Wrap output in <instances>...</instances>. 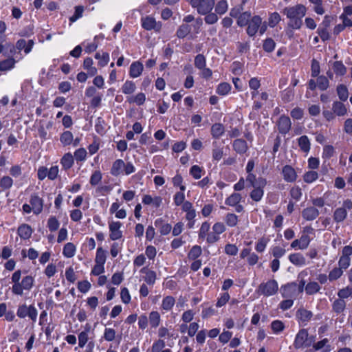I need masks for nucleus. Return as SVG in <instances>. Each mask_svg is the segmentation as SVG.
Listing matches in <instances>:
<instances>
[{
	"label": "nucleus",
	"mask_w": 352,
	"mask_h": 352,
	"mask_svg": "<svg viewBox=\"0 0 352 352\" xmlns=\"http://www.w3.org/2000/svg\"><path fill=\"white\" fill-rule=\"evenodd\" d=\"M307 9L302 4L285 8L282 12L289 19L288 25L293 29H300L302 25V19L306 14Z\"/></svg>",
	"instance_id": "1"
},
{
	"label": "nucleus",
	"mask_w": 352,
	"mask_h": 352,
	"mask_svg": "<svg viewBox=\"0 0 352 352\" xmlns=\"http://www.w3.org/2000/svg\"><path fill=\"white\" fill-rule=\"evenodd\" d=\"M278 291V283L274 280H270L266 283L260 284L257 292L265 296H270L275 294Z\"/></svg>",
	"instance_id": "2"
},
{
	"label": "nucleus",
	"mask_w": 352,
	"mask_h": 352,
	"mask_svg": "<svg viewBox=\"0 0 352 352\" xmlns=\"http://www.w3.org/2000/svg\"><path fill=\"white\" fill-rule=\"evenodd\" d=\"M308 336L309 334L306 329H300L296 336L294 343V347L299 349L310 346L312 340L309 339Z\"/></svg>",
	"instance_id": "3"
},
{
	"label": "nucleus",
	"mask_w": 352,
	"mask_h": 352,
	"mask_svg": "<svg viewBox=\"0 0 352 352\" xmlns=\"http://www.w3.org/2000/svg\"><path fill=\"white\" fill-rule=\"evenodd\" d=\"M267 184L265 179L259 177V180L257 182L256 186L253 187L254 190L250 192V197L255 201H259L263 196V188Z\"/></svg>",
	"instance_id": "4"
},
{
	"label": "nucleus",
	"mask_w": 352,
	"mask_h": 352,
	"mask_svg": "<svg viewBox=\"0 0 352 352\" xmlns=\"http://www.w3.org/2000/svg\"><path fill=\"white\" fill-rule=\"evenodd\" d=\"M261 24L262 19L259 16L255 15L252 16L248 24L247 34L250 36H254Z\"/></svg>",
	"instance_id": "5"
},
{
	"label": "nucleus",
	"mask_w": 352,
	"mask_h": 352,
	"mask_svg": "<svg viewBox=\"0 0 352 352\" xmlns=\"http://www.w3.org/2000/svg\"><path fill=\"white\" fill-rule=\"evenodd\" d=\"M281 293L284 298L296 297L299 294L298 285L296 283H289L281 287Z\"/></svg>",
	"instance_id": "6"
},
{
	"label": "nucleus",
	"mask_w": 352,
	"mask_h": 352,
	"mask_svg": "<svg viewBox=\"0 0 352 352\" xmlns=\"http://www.w3.org/2000/svg\"><path fill=\"white\" fill-rule=\"evenodd\" d=\"M278 131L282 134H286L291 129V120L288 116H281L277 123Z\"/></svg>",
	"instance_id": "7"
},
{
	"label": "nucleus",
	"mask_w": 352,
	"mask_h": 352,
	"mask_svg": "<svg viewBox=\"0 0 352 352\" xmlns=\"http://www.w3.org/2000/svg\"><path fill=\"white\" fill-rule=\"evenodd\" d=\"M122 223L119 221H113L109 224L110 235L111 240L115 241L120 239L122 236V233L120 230Z\"/></svg>",
	"instance_id": "8"
},
{
	"label": "nucleus",
	"mask_w": 352,
	"mask_h": 352,
	"mask_svg": "<svg viewBox=\"0 0 352 352\" xmlns=\"http://www.w3.org/2000/svg\"><path fill=\"white\" fill-rule=\"evenodd\" d=\"M142 26L146 30H155L156 31L160 30L161 27H157L155 19L153 17L149 16L142 19Z\"/></svg>",
	"instance_id": "9"
},
{
	"label": "nucleus",
	"mask_w": 352,
	"mask_h": 352,
	"mask_svg": "<svg viewBox=\"0 0 352 352\" xmlns=\"http://www.w3.org/2000/svg\"><path fill=\"white\" fill-rule=\"evenodd\" d=\"M282 173L283 175L284 179L287 182H293L296 179V173L291 166H285L283 168Z\"/></svg>",
	"instance_id": "10"
},
{
	"label": "nucleus",
	"mask_w": 352,
	"mask_h": 352,
	"mask_svg": "<svg viewBox=\"0 0 352 352\" xmlns=\"http://www.w3.org/2000/svg\"><path fill=\"white\" fill-rule=\"evenodd\" d=\"M30 204L34 214H38L41 212L43 206V201L41 198L35 195H32Z\"/></svg>",
	"instance_id": "11"
},
{
	"label": "nucleus",
	"mask_w": 352,
	"mask_h": 352,
	"mask_svg": "<svg viewBox=\"0 0 352 352\" xmlns=\"http://www.w3.org/2000/svg\"><path fill=\"white\" fill-rule=\"evenodd\" d=\"M319 215V211L314 207H308L302 211V217L307 221H313Z\"/></svg>",
	"instance_id": "12"
},
{
	"label": "nucleus",
	"mask_w": 352,
	"mask_h": 352,
	"mask_svg": "<svg viewBox=\"0 0 352 352\" xmlns=\"http://www.w3.org/2000/svg\"><path fill=\"white\" fill-rule=\"evenodd\" d=\"M214 5V0H201L197 12L201 14H206L212 10Z\"/></svg>",
	"instance_id": "13"
},
{
	"label": "nucleus",
	"mask_w": 352,
	"mask_h": 352,
	"mask_svg": "<svg viewBox=\"0 0 352 352\" xmlns=\"http://www.w3.org/2000/svg\"><path fill=\"white\" fill-rule=\"evenodd\" d=\"M34 285V278L31 276H25L21 282L20 283L19 285L21 286V293L20 294H15L16 295H23V290H30Z\"/></svg>",
	"instance_id": "14"
},
{
	"label": "nucleus",
	"mask_w": 352,
	"mask_h": 352,
	"mask_svg": "<svg viewBox=\"0 0 352 352\" xmlns=\"http://www.w3.org/2000/svg\"><path fill=\"white\" fill-rule=\"evenodd\" d=\"M143 65L139 62H133L130 66L129 75L131 78L140 76L143 71Z\"/></svg>",
	"instance_id": "15"
},
{
	"label": "nucleus",
	"mask_w": 352,
	"mask_h": 352,
	"mask_svg": "<svg viewBox=\"0 0 352 352\" xmlns=\"http://www.w3.org/2000/svg\"><path fill=\"white\" fill-rule=\"evenodd\" d=\"M21 272L20 270L16 271L12 276V281L14 283V285L12 287V291L14 294H20L21 293V286L20 279H21Z\"/></svg>",
	"instance_id": "16"
},
{
	"label": "nucleus",
	"mask_w": 352,
	"mask_h": 352,
	"mask_svg": "<svg viewBox=\"0 0 352 352\" xmlns=\"http://www.w3.org/2000/svg\"><path fill=\"white\" fill-rule=\"evenodd\" d=\"M233 148L239 153H244L248 150L247 142L243 139H236L233 142Z\"/></svg>",
	"instance_id": "17"
},
{
	"label": "nucleus",
	"mask_w": 352,
	"mask_h": 352,
	"mask_svg": "<svg viewBox=\"0 0 352 352\" xmlns=\"http://www.w3.org/2000/svg\"><path fill=\"white\" fill-rule=\"evenodd\" d=\"M32 233L31 227L28 224H22L18 228V234L21 239H29Z\"/></svg>",
	"instance_id": "18"
},
{
	"label": "nucleus",
	"mask_w": 352,
	"mask_h": 352,
	"mask_svg": "<svg viewBox=\"0 0 352 352\" xmlns=\"http://www.w3.org/2000/svg\"><path fill=\"white\" fill-rule=\"evenodd\" d=\"M291 263L295 265L302 266L306 264V259L302 254L300 253L292 254L289 256Z\"/></svg>",
	"instance_id": "19"
},
{
	"label": "nucleus",
	"mask_w": 352,
	"mask_h": 352,
	"mask_svg": "<svg viewBox=\"0 0 352 352\" xmlns=\"http://www.w3.org/2000/svg\"><path fill=\"white\" fill-rule=\"evenodd\" d=\"M332 110H333V113L338 116H343L347 112V109H346L345 105L339 101H336V102H333V107H332Z\"/></svg>",
	"instance_id": "20"
},
{
	"label": "nucleus",
	"mask_w": 352,
	"mask_h": 352,
	"mask_svg": "<svg viewBox=\"0 0 352 352\" xmlns=\"http://www.w3.org/2000/svg\"><path fill=\"white\" fill-rule=\"evenodd\" d=\"M251 18L252 14L250 12H243L241 14H240V15L236 18L237 25L239 27H244L245 25H248Z\"/></svg>",
	"instance_id": "21"
},
{
	"label": "nucleus",
	"mask_w": 352,
	"mask_h": 352,
	"mask_svg": "<svg viewBox=\"0 0 352 352\" xmlns=\"http://www.w3.org/2000/svg\"><path fill=\"white\" fill-rule=\"evenodd\" d=\"M225 131L224 126L222 124L215 123L211 127V134L214 138H219Z\"/></svg>",
	"instance_id": "22"
},
{
	"label": "nucleus",
	"mask_w": 352,
	"mask_h": 352,
	"mask_svg": "<svg viewBox=\"0 0 352 352\" xmlns=\"http://www.w3.org/2000/svg\"><path fill=\"white\" fill-rule=\"evenodd\" d=\"M346 210L344 206L338 208L334 212L333 219L337 223H340L346 219Z\"/></svg>",
	"instance_id": "23"
},
{
	"label": "nucleus",
	"mask_w": 352,
	"mask_h": 352,
	"mask_svg": "<svg viewBox=\"0 0 352 352\" xmlns=\"http://www.w3.org/2000/svg\"><path fill=\"white\" fill-rule=\"evenodd\" d=\"M155 225L156 227L160 228V232L162 235L168 234L172 229L170 224L169 223H164L162 219H157L155 222Z\"/></svg>",
	"instance_id": "24"
},
{
	"label": "nucleus",
	"mask_w": 352,
	"mask_h": 352,
	"mask_svg": "<svg viewBox=\"0 0 352 352\" xmlns=\"http://www.w3.org/2000/svg\"><path fill=\"white\" fill-rule=\"evenodd\" d=\"M124 166V162L122 160H116L111 167V173L114 176H118L121 173Z\"/></svg>",
	"instance_id": "25"
},
{
	"label": "nucleus",
	"mask_w": 352,
	"mask_h": 352,
	"mask_svg": "<svg viewBox=\"0 0 352 352\" xmlns=\"http://www.w3.org/2000/svg\"><path fill=\"white\" fill-rule=\"evenodd\" d=\"M298 146L300 149L305 153H307L310 150V142L307 136L302 135L298 140Z\"/></svg>",
	"instance_id": "26"
},
{
	"label": "nucleus",
	"mask_w": 352,
	"mask_h": 352,
	"mask_svg": "<svg viewBox=\"0 0 352 352\" xmlns=\"http://www.w3.org/2000/svg\"><path fill=\"white\" fill-rule=\"evenodd\" d=\"M191 31V28L186 23L182 24L177 30L176 35L179 38L186 37Z\"/></svg>",
	"instance_id": "27"
},
{
	"label": "nucleus",
	"mask_w": 352,
	"mask_h": 352,
	"mask_svg": "<svg viewBox=\"0 0 352 352\" xmlns=\"http://www.w3.org/2000/svg\"><path fill=\"white\" fill-rule=\"evenodd\" d=\"M296 316L302 322H307L312 317V313L305 309H300L297 311Z\"/></svg>",
	"instance_id": "28"
},
{
	"label": "nucleus",
	"mask_w": 352,
	"mask_h": 352,
	"mask_svg": "<svg viewBox=\"0 0 352 352\" xmlns=\"http://www.w3.org/2000/svg\"><path fill=\"white\" fill-rule=\"evenodd\" d=\"M60 162L65 169H68L74 164V156L70 153H65L62 157Z\"/></svg>",
	"instance_id": "29"
},
{
	"label": "nucleus",
	"mask_w": 352,
	"mask_h": 352,
	"mask_svg": "<svg viewBox=\"0 0 352 352\" xmlns=\"http://www.w3.org/2000/svg\"><path fill=\"white\" fill-rule=\"evenodd\" d=\"M305 292L308 295H313L318 292L320 287L317 282H310L305 287Z\"/></svg>",
	"instance_id": "30"
},
{
	"label": "nucleus",
	"mask_w": 352,
	"mask_h": 352,
	"mask_svg": "<svg viewBox=\"0 0 352 352\" xmlns=\"http://www.w3.org/2000/svg\"><path fill=\"white\" fill-rule=\"evenodd\" d=\"M15 60L12 58H9L0 62V71H7L14 67Z\"/></svg>",
	"instance_id": "31"
},
{
	"label": "nucleus",
	"mask_w": 352,
	"mask_h": 352,
	"mask_svg": "<svg viewBox=\"0 0 352 352\" xmlns=\"http://www.w3.org/2000/svg\"><path fill=\"white\" fill-rule=\"evenodd\" d=\"M175 300L173 296H168L162 300V307L166 311H169L175 305Z\"/></svg>",
	"instance_id": "32"
},
{
	"label": "nucleus",
	"mask_w": 352,
	"mask_h": 352,
	"mask_svg": "<svg viewBox=\"0 0 352 352\" xmlns=\"http://www.w3.org/2000/svg\"><path fill=\"white\" fill-rule=\"evenodd\" d=\"M333 69L337 75L343 76L346 72V68L341 61H336L333 64Z\"/></svg>",
	"instance_id": "33"
},
{
	"label": "nucleus",
	"mask_w": 352,
	"mask_h": 352,
	"mask_svg": "<svg viewBox=\"0 0 352 352\" xmlns=\"http://www.w3.org/2000/svg\"><path fill=\"white\" fill-rule=\"evenodd\" d=\"M241 199V195L239 193L234 192L226 199V204L228 206H234L240 202Z\"/></svg>",
	"instance_id": "34"
},
{
	"label": "nucleus",
	"mask_w": 352,
	"mask_h": 352,
	"mask_svg": "<svg viewBox=\"0 0 352 352\" xmlns=\"http://www.w3.org/2000/svg\"><path fill=\"white\" fill-rule=\"evenodd\" d=\"M76 252V247L72 243H67L63 248V254L67 258L72 257Z\"/></svg>",
	"instance_id": "35"
},
{
	"label": "nucleus",
	"mask_w": 352,
	"mask_h": 352,
	"mask_svg": "<svg viewBox=\"0 0 352 352\" xmlns=\"http://www.w3.org/2000/svg\"><path fill=\"white\" fill-rule=\"evenodd\" d=\"M317 85L319 89L324 91L327 89L329 86V82L327 77L324 76H318L317 78Z\"/></svg>",
	"instance_id": "36"
},
{
	"label": "nucleus",
	"mask_w": 352,
	"mask_h": 352,
	"mask_svg": "<svg viewBox=\"0 0 352 352\" xmlns=\"http://www.w3.org/2000/svg\"><path fill=\"white\" fill-rule=\"evenodd\" d=\"M60 140L64 146L69 145L73 141V134L69 131H65L61 134Z\"/></svg>",
	"instance_id": "37"
},
{
	"label": "nucleus",
	"mask_w": 352,
	"mask_h": 352,
	"mask_svg": "<svg viewBox=\"0 0 352 352\" xmlns=\"http://www.w3.org/2000/svg\"><path fill=\"white\" fill-rule=\"evenodd\" d=\"M337 93L340 100L346 101L349 96L348 89L346 86L340 85L337 87Z\"/></svg>",
	"instance_id": "38"
},
{
	"label": "nucleus",
	"mask_w": 352,
	"mask_h": 352,
	"mask_svg": "<svg viewBox=\"0 0 352 352\" xmlns=\"http://www.w3.org/2000/svg\"><path fill=\"white\" fill-rule=\"evenodd\" d=\"M135 85L132 81H126L122 87V92L125 94H131L135 90Z\"/></svg>",
	"instance_id": "39"
},
{
	"label": "nucleus",
	"mask_w": 352,
	"mask_h": 352,
	"mask_svg": "<svg viewBox=\"0 0 352 352\" xmlns=\"http://www.w3.org/2000/svg\"><path fill=\"white\" fill-rule=\"evenodd\" d=\"M225 221L228 226L234 227L238 223V217L234 213H228L225 217Z\"/></svg>",
	"instance_id": "40"
},
{
	"label": "nucleus",
	"mask_w": 352,
	"mask_h": 352,
	"mask_svg": "<svg viewBox=\"0 0 352 352\" xmlns=\"http://www.w3.org/2000/svg\"><path fill=\"white\" fill-rule=\"evenodd\" d=\"M346 303L343 299H337L333 303V309L336 313H341L344 311Z\"/></svg>",
	"instance_id": "41"
},
{
	"label": "nucleus",
	"mask_w": 352,
	"mask_h": 352,
	"mask_svg": "<svg viewBox=\"0 0 352 352\" xmlns=\"http://www.w3.org/2000/svg\"><path fill=\"white\" fill-rule=\"evenodd\" d=\"M231 89V86L229 83L227 82H222L219 84L217 89V93L219 95H226L230 92Z\"/></svg>",
	"instance_id": "42"
},
{
	"label": "nucleus",
	"mask_w": 352,
	"mask_h": 352,
	"mask_svg": "<svg viewBox=\"0 0 352 352\" xmlns=\"http://www.w3.org/2000/svg\"><path fill=\"white\" fill-rule=\"evenodd\" d=\"M228 3L226 1L221 0L217 3L215 7V12L219 14H223L228 10Z\"/></svg>",
	"instance_id": "43"
},
{
	"label": "nucleus",
	"mask_w": 352,
	"mask_h": 352,
	"mask_svg": "<svg viewBox=\"0 0 352 352\" xmlns=\"http://www.w3.org/2000/svg\"><path fill=\"white\" fill-rule=\"evenodd\" d=\"M201 254V248L199 245H194L188 253V258L195 260L198 258Z\"/></svg>",
	"instance_id": "44"
},
{
	"label": "nucleus",
	"mask_w": 352,
	"mask_h": 352,
	"mask_svg": "<svg viewBox=\"0 0 352 352\" xmlns=\"http://www.w3.org/2000/svg\"><path fill=\"white\" fill-rule=\"evenodd\" d=\"M160 321V314L157 311H152L149 316L150 324L153 327H157Z\"/></svg>",
	"instance_id": "45"
},
{
	"label": "nucleus",
	"mask_w": 352,
	"mask_h": 352,
	"mask_svg": "<svg viewBox=\"0 0 352 352\" xmlns=\"http://www.w3.org/2000/svg\"><path fill=\"white\" fill-rule=\"evenodd\" d=\"M13 184L12 179L9 176H4L0 180V187L3 189H9Z\"/></svg>",
	"instance_id": "46"
},
{
	"label": "nucleus",
	"mask_w": 352,
	"mask_h": 352,
	"mask_svg": "<svg viewBox=\"0 0 352 352\" xmlns=\"http://www.w3.org/2000/svg\"><path fill=\"white\" fill-rule=\"evenodd\" d=\"M96 263L99 264H104L106 261V254L105 252L102 250V248H98L96 252Z\"/></svg>",
	"instance_id": "47"
},
{
	"label": "nucleus",
	"mask_w": 352,
	"mask_h": 352,
	"mask_svg": "<svg viewBox=\"0 0 352 352\" xmlns=\"http://www.w3.org/2000/svg\"><path fill=\"white\" fill-rule=\"evenodd\" d=\"M95 58L96 59L100 60L98 64L102 67L105 66L108 63L109 60V54L107 52H104L102 55H100V53H96L95 55Z\"/></svg>",
	"instance_id": "48"
},
{
	"label": "nucleus",
	"mask_w": 352,
	"mask_h": 352,
	"mask_svg": "<svg viewBox=\"0 0 352 352\" xmlns=\"http://www.w3.org/2000/svg\"><path fill=\"white\" fill-rule=\"evenodd\" d=\"M213 144L214 148L212 149V158L214 160L219 161L222 158L223 155V148L216 146V142H214Z\"/></svg>",
	"instance_id": "49"
},
{
	"label": "nucleus",
	"mask_w": 352,
	"mask_h": 352,
	"mask_svg": "<svg viewBox=\"0 0 352 352\" xmlns=\"http://www.w3.org/2000/svg\"><path fill=\"white\" fill-rule=\"evenodd\" d=\"M318 177V173L314 170H311L308 171L304 175V181L307 183H311L314 181L316 180Z\"/></svg>",
	"instance_id": "50"
},
{
	"label": "nucleus",
	"mask_w": 352,
	"mask_h": 352,
	"mask_svg": "<svg viewBox=\"0 0 352 352\" xmlns=\"http://www.w3.org/2000/svg\"><path fill=\"white\" fill-rule=\"evenodd\" d=\"M195 65L199 69L206 67V58L203 54H198L195 56Z\"/></svg>",
	"instance_id": "51"
},
{
	"label": "nucleus",
	"mask_w": 352,
	"mask_h": 352,
	"mask_svg": "<svg viewBox=\"0 0 352 352\" xmlns=\"http://www.w3.org/2000/svg\"><path fill=\"white\" fill-rule=\"evenodd\" d=\"M271 327L274 333H278L284 329L285 325L282 321L276 320L272 322Z\"/></svg>",
	"instance_id": "52"
},
{
	"label": "nucleus",
	"mask_w": 352,
	"mask_h": 352,
	"mask_svg": "<svg viewBox=\"0 0 352 352\" xmlns=\"http://www.w3.org/2000/svg\"><path fill=\"white\" fill-rule=\"evenodd\" d=\"M263 47L267 52H271L275 47V42L272 38H267L263 43Z\"/></svg>",
	"instance_id": "53"
},
{
	"label": "nucleus",
	"mask_w": 352,
	"mask_h": 352,
	"mask_svg": "<svg viewBox=\"0 0 352 352\" xmlns=\"http://www.w3.org/2000/svg\"><path fill=\"white\" fill-rule=\"evenodd\" d=\"M280 21V16L278 12L271 14L269 18V25L272 28L275 27Z\"/></svg>",
	"instance_id": "54"
},
{
	"label": "nucleus",
	"mask_w": 352,
	"mask_h": 352,
	"mask_svg": "<svg viewBox=\"0 0 352 352\" xmlns=\"http://www.w3.org/2000/svg\"><path fill=\"white\" fill-rule=\"evenodd\" d=\"M47 226L50 231H56L59 227V222L55 217H52L48 219Z\"/></svg>",
	"instance_id": "55"
},
{
	"label": "nucleus",
	"mask_w": 352,
	"mask_h": 352,
	"mask_svg": "<svg viewBox=\"0 0 352 352\" xmlns=\"http://www.w3.org/2000/svg\"><path fill=\"white\" fill-rule=\"evenodd\" d=\"M342 273L343 272L341 268L336 267L329 272V278L330 280H335L339 278L342 276Z\"/></svg>",
	"instance_id": "56"
},
{
	"label": "nucleus",
	"mask_w": 352,
	"mask_h": 352,
	"mask_svg": "<svg viewBox=\"0 0 352 352\" xmlns=\"http://www.w3.org/2000/svg\"><path fill=\"white\" fill-rule=\"evenodd\" d=\"M201 172L202 168L197 165L192 166L190 170V173L196 179L201 177Z\"/></svg>",
	"instance_id": "57"
},
{
	"label": "nucleus",
	"mask_w": 352,
	"mask_h": 352,
	"mask_svg": "<svg viewBox=\"0 0 352 352\" xmlns=\"http://www.w3.org/2000/svg\"><path fill=\"white\" fill-rule=\"evenodd\" d=\"M87 156V151L85 148H80L74 152V157L78 161L85 160Z\"/></svg>",
	"instance_id": "58"
},
{
	"label": "nucleus",
	"mask_w": 352,
	"mask_h": 352,
	"mask_svg": "<svg viewBox=\"0 0 352 352\" xmlns=\"http://www.w3.org/2000/svg\"><path fill=\"white\" fill-rule=\"evenodd\" d=\"M101 179H102V174H101L100 171L96 170L91 176L90 184L92 186H96L101 181Z\"/></svg>",
	"instance_id": "59"
},
{
	"label": "nucleus",
	"mask_w": 352,
	"mask_h": 352,
	"mask_svg": "<svg viewBox=\"0 0 352 352\" xmlns=\"http://www.w3.org/2000/svg\"><path fill=\"white\" fill-rule=\"evenodd\" d=\"M320 74V65L318 61L313 59L311 61V76L317 77Z\"/></svg>",
	"instance_id": "60"
},
{
	"label": "nucleus",
	"mask_w": 352,
	"mask_h": 352,
	"mask_svg": "<svg viewBox=\"0 0 352 352\" xmlns=\"http://www.w3.org/2000/svg\"><path fill=\"white\" fill-rule=\"evenodd\" d=\"M116 331L114 329L111 328H107L104 330V338L107 341H112L115 339Z\"/></svg>",
	"instance_id": "61"
},
{
	"label": "nucleus",
	"mask_w": 352,
	"mask_h": 352,
	"mask_svg": "<svg viewBox=\"0 0 352 352\" xmlns=\"http://www.w3.org/2000/svg\"><path fill=\"white\" fill-rule=\"evenodd\" d=\"M209 230L210 223H208V222H204L199 230V237L201 239L205 238Z\"/></svg>",
	"instance_id": "62"
},
{
	"label": "nucleus",
	"mask_w": 352,
	"mask_h": 352,
	"mask_svg": "<svg viewBox=\"0 0 352 352\" xmlns=\"http://www.w3.org/2000/svg\"><path fill=\"white\" fill-rule=\"evenodd\" d=\"M290 195L295 200H299L302 195L301 188L298 186L293 187L290 190Z\"/></svg>",
	"instance_id": "63"
},
{
	"label": "nucleus",
	"mask_w": 352,
	"mask_h": 352,
	"mask_svg": "<svg viewBox=\"0 0 352 352\" xmlns=\"http://www.w3.org/2000/svg\"><path fill=\"white\" fill-rule=\"evenodd\" d=\"M28 309L29 307H28L27 305H20L18 308L16 314L19 318H24L28 314Z\"/></svg>",
	"instance_id": "64"
}]
</instances>
